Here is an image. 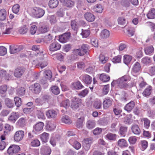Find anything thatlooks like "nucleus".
<instances>
[{"instance_id":"obj_51","label":"nucleus","mask_w":155,"mask_h":155,"mask_svg":"<svg viewBox=\"0 0 155 155\" xmlns=\"http://www.w3.org/2000/svg\"><path fill=\"white\" fill-rule=\"evenodd\" d=\"M14 101L15 104L17 107H19L21 104V99L18 97H15L14 98Z\"/></svg>"},{"instance_id":"obj_34","label":"nucleus","mask_w":155,"mask_h":155,"mask_svg":"<svg viewBox=\"0 0 155 155\" xmlns=\"http://www.w3.org/2000/svg\"><path fill=\"white\" fill-rule=\"evenodd\" d=\"M5 103L6 106L9 108H12L14 106L13 101L9 98L5 99Z\"/></svg>"},{"instance_id":"obj_60","label":"nucleus","mask_w":155,"mask_h":155,"mask_svg":"<svg viewBox=\"0 0 155 155\" xmlns=\"http://www.w3.org/2000/svg\"><path fill=\"white\" fill-rule=\"evenodd\" d=\"M25 89L24 87H21L17 90V94L20 96H23L25 94Z\"/></svg>"},{"instance_id":"obj_21","label":"nucleus","mask_w":155,"mask_h":155,"mask_svg":"<svg viewBox=\"0 0 155 155\" xmlns=\"http://www.w3.org/2000/svg\"><path fill=\"white\" fill-rule=\"evenodd\" d=\"M60 139V135L56 134L55 137H52L51 138L50 143L53 147H54L56 144L57 142L59 141Z\"/></svg>"},{"instance_id":"obj_5","label":"nucleus","mask_w":155,"mask_h":155,"mask_svg":"<svg viewBox=\"0 0 155 155\" xmlns=\"http://www.w3.org/2000/svg\"><path fill=\"white\" fill-rule=\"evenodd\" d=\"M93 142V139L91 137L84 139L83 141V147L86 150H88Z\"/></svg>"},{"instance_id":"obj_13","label":"nucleus","mask_w":155,"mask_h":155,"mask_svg":"<svg viewBox=\"0 0 155 155\" xmlns=\"http://www.w3.org/2000/svg\"><path fill=\"white\" fill-rule=\"evenodd\" d=\"M113 100L109 97H107L104 99L103 102V108L104 109H107L110 107L112 104Z\"/></svg>"},{"instance_id":"obj_19","label":"nucleus","mask_w":155,"mask_h":155,"mask_svg":"<svg viewBox=\"0 0 155 155\" xmlns=\"http://www.w3.org/2000/svg\"><path fill=\"white\" fill-rule=\"evenodd\" d=\"M72 88L74 90H80L84 87L81 82L78 81L72 83L71 85Z\"/></svg>"},{"instance_id":"obj_20","label":"nucleus","mask_w":155,"mask_h":155,"mask_svg":"<svg viewBox=\"0 0 155 155\" xmlns=\"http://www.w3.org/2000/svg\"><path fill=\"white\" fill-rule=\"evenodd\" d=\"M71 25L72 29L77 33L80 27V25L78 21L76 20L71 21Z\"/></svg>"},{"instance_id":"obj_26","label":"nucleus","mask_w":155,"mask_h":155,"mask_svg":"<svg viewBox=\"0 0 155 155\" xmlns=\"http://www.w3.org/2000/svg\"><path fill=\"white\" fill-rule=\"evenodd\" d=\"M61 3L67 7L71 8L73 7L74 5V2L70 0H59Z\"/></svg>"},{"instance_id":"obj_38","label":"nucleus","mask_w":155,"mask_h":155,"mask_svg":"<svg viewBox=\"0 0 155 155\" xmlns=\"http://www.w3.org/2000/svg\"><path fill=\"white\" fill-rule=\"evenodd\" d=\"M138 83L140 88H143L147 84L146 82L145 81L142 77H140L139 78Z\"/></svg>"},{"instance_id":"obj_35","label":"nucleus","mask_w":155,"mask_h":155,"mask_svg":"<svg viewBox=\"0 0 155 155\" xmlns=\"http://www.w3.org/2000/svg\"><path fill=\"white\" fill-rule=\"evenodd\" d=\"M49 30L48 27L45 25H41L38 28V31L39 34H43L47 32Z\"/></svg>"},{"instance_id":"obj_8","label":"nucleus","mask_w":155,"mask_h":155,"mask_svg":"<svg viewBox=\"0 0 155 155\" xmlns=\"http://www.w3.org/2000/svg\"><path fill=\"white\" fill-rule=\"evenodd\" d=\"M33 12L36 17L38 18L42 17L45 13V11L42 8L36 7L34 8Z\"/></svg>"},{"instance_id":"obj_47","label":"nucleus","mask_w":155,"mask_h":155,"mask_svg":"<svg viewBox=\"0 0 155 155\" xmlns=\"http://www.w3.org/2000/svg\"><path fill=\"white\" fill-rule=\"evenodd\" d=\"M53 39V37L50 34L45 36L43 39V41L46 43H49L51 42Z\"/></svg>"},{"instance_id":"obj_16","label":"nucleus","mask_w":155,"mask_h":155,"mask_svg":"<svg viewBox=\"0 0 155 155\" xmlns=\"http://www.w3.org/2000/svg\"><path fill=\"white\" fill-rule=\"evenodd\" d=\"M57 112L51 109L46 111V116L48 119H52L55 118L57 116Z\"/></svg>"},{"instance_id":"obj_45","label":"nucleus","mask_w":155,"mask_h":155,"mask_svg":"<svg viewBox=\"0 0 155 155\" xmlns=\"http://www.w3.org/2000/svg\"><path fill=\"white\" fill-rule=\"evenodd\" d=\"M147 114L148 117L151 118L153 119L155 117V112L149 108L147 110Z\"/></svg>"},{"instance_id":"obj_12","label":"nucleus","mask_w":155,"mask_h":155,"mask_svg":"<svg viewBox=\"0 0 155 155\" xmlns=\"http://www.w3.org/2000/svg\"><path fill=\"white\" fill-rule=\"evenodd\" d=\"M70 36L71 33L70 32L65 33L59 36V41L62 43H66L69 40Z\"/></svg>"},{"instance_id":"obj_24","label":"nucleus","mask_w":155,"mask_h":155,"mask_svg":"<svg viewBox=\"0 0 155 155\" xmlns=\"http://www.w3.org/2000/svg\"><path fill=\"white\" fill-rule=\"evenodd\" d=\"M46 129L48 130H52L56 128V125L55 122L53 121H49L47 123L46 126Z\"/></svg>"},{"instance_id":"obj_6","label":"nucleus","mask_w":155,"mask_h":155,"mask_svg":"<svg viewBox=\"0 0 155 155\" xmlns=\"http://www.w3.org/2000/svg\"><path fill=\"white\" fill-rule=\"evenodd\" d=\"M81 102V99L79 98L74 97L71 100V108L74 110L77 109L79 107Z\"/></svg>"},{"instance_id":"obj_41","label":"nucleus","mask_w":155,"mask_h":155,"mask_svg":"<svg viewBox=\"0 0 155 155\" xmlns=\"http://www.w3.org/2000/svg\"><path fill=\"white\" fill-rule=\"evenodd\" d=\"M132 59V57L128 55H125L124 56L123 61L124 63L128 65L130 63Z\"/></svg>"},{"instance_id":"obj_10","label":"nucleus","mask_w":155,"mask_h":155,"mask_svg":"<svg viewBox=\"0 0 155 155\" xmlns=\"http://www.w3.org/2000/svg\"><path fill=\"white\" fill-rule=\"evenodd\" d=\"M29 88L32 92L36 94H39L41 91V86L38 83H35L31 85L29 87Z\"/></svg>"},{"instance_id":"obj_50","label":"nucleus","mask_w":155,"mask_h":155,"mask_svg":"<svg viewBox=\"0 0 155 155\" xmlns=\"http://www.w3.org/2000/svg\"><path fill=\"white\" fill-rule=\"evenodd\" d=\"M141 121H143L144 126L146 129H148L150 127V121L147 118H143Z\"/></svg>"},{"instance_id":"obj_7","label":"nucleus","mask_w":155,"mask_h":155,"mask_svg":"<svg viewBox=\"0 0 155 155\" xmlns=\"http://www.w3.org/2000/svg\"><path fill=\"white\" fill-rule=\"evenodd\" d=\"M88 49V45L87 44H84L82 45L80 49H77V52L79 55L83 56L87 54Z\"/></svg>"},{"instance_id":"obj_54","label":"nucleus","mask_w":155,"mask_h":155,"mask_svg":"<svg viewBox=\"0 0 155 155\" xmlns=\"http://www.w3.org/2000/svg\"><path fill=\"white\" fill-rule=\"evenodd\" d=\"M51 90L52 93L55 95H58L60 93V90L58 87L54 86L51 87Z\"/></svg>"},{"instance_id":"obj_2","label":"nucleus","mask_w":155,"mask_h":155,"mask_svg":"<svg viewBox=\"0 0 155 155\" xmlns=\"http://www.w3.org/2000/svg\"><path fill=\"white\" fill-rule=\"evenodd\" d=\"M127 81L125 76L122 77L117 80V86L120 88H127L128 86L126 82Z\"/></svg>"},{"instance_id":"obj_17","label":"nucleus","mask_w":155,"mask_h":155,"mask_svg":"<svg viewBox=\"0 0 155 155\" xmlns=\"http://www.w3.org/2000/svg\"><path fill=\"white\" fill-rule=\"evenodd\" d=\"M68 142L76 150H78L81 147V143L75 140L74 138L70 139Z\"/></svg>"},{"instance_id":"obj_9","label":"nucleus","mask_w":155,"mask_h":155,"mask_svg":"<svg viewBox=\"0 0 155 155\" xmlns=\"http://www.w3.org/2000/svg\"><path fill=\"white\" fill-rule=\"evenodd\" d=\"M80 79L82 82L87 84H91L92 81V78L87 74L81 75L80 77Z\"/></svg>"},{"instance_id":"obj_53","label":"nucleus","mask_w":155,"mask_h":155,"mask_svg":"<svg viewBox=\"0 0 155 155\" xmlns=\"http://www.w3.org/2000/svg\"><path fill=\"white\" fill-rule=\"evenodd\" d=\"M20 5L18 4L14 5L12 8V11L15 14H17L19 11Z\"/></svg>"},{"instance_id":"obj_30","label":"nucleus","mask_w":155,"mask_h":155,"mask_svg":"<svg viewBox=\"0 0 155 155\" xmlns=\"http://www.w3.org/2000/svg\"><path fill=\"white\" fill-rule=\"evenodd\" d=\"M27 119L26 117L20 118L17 121V124L20 127H24L25 125Z\"/></svg>"},{"instance_id":"obj_32","label":"nucleus","mask_w":155,"mask_h":155,"mask_svg":"<svg viewBox=\"0 0 155 155\" xmlns=\"http://www.w3.org/2000/svg\"><path fill=\"white\" fill-rule=\"evenodd\" d=\"M152 87L151 86H148L142 93L143 95L146 97L149 96L151 94Z\"/></svg>"},{"instance_id":"obj_39","label":"nucleus","mask_w":155,"mask_h":155,"mask_svg":"<svg viewBox=\"0 0 155 155\" xmlns=\"http://www.w3.org/2000/svg\"><path fill=\"white\" fill-rule=\"evenodd\" d=\"M59 2L58 0H50L49 2V6L51 8H56L58 5Z\"/></svg>"},{"instance_id":"obj_57","label":"nucleus","mask_w":155,"mask_h":155,"mask_svg":"<svg viewBox=\"0 0 155 155\" xmlns=\"http://www.w3.org/2000/svg\"><path fill=\"white\" fill-rule=\"evenodd\" d=\"M121 56L120 55H118L113 58L112 61L114 63H119L121 61Z\"/></svg>"},{"instance_id":"obj_42","label":"nucleus","mask_w":155,"mask_h":155,"mask_svg":"<svg viewBox=\"0 0 155 155\" xmlns=\"http://www.w3.org/2000/svg\"><path fill=\"white\" fill-rule=\"evenodd\" d=\"M7 12L5 9H2L0 10V20L3 21L6 18Z\"/></svg>"},{"instance_id":"obj_15","label":"nucleus","mask_w":155,"mask_h":155,"mask_svg":"<svg viewBox=\"0 0 155 155\" xmlns=\"http://www.w3.org/2000/svg\"><path fill=\"white\" fill-rule=\"evenodd\" d=\"M19 117V114L18 112H12L9 116L8 120L11 123H14Z\"/></svg>"},{"instance_id":"obj_25","label":"nucleus","mask_w":155,"mask_h":155,"mask_svg":"<svg viewBox=\"0 0 155 155\" xmlns=\"http://www.w3.org/2000/svg\"><path fill=\"white\" fill-rule=\"evenodd\" d=\"M51 148L48 146H46L41 150L42 155H50L51 153Z\"/></svg>"},{"instance_id":"obj_43","label":"nucleus","mask_w":155,"mask_h":155,"mask_svg":"<svg viewBox=\"0 0 155 155\" xmlns=\"http://www.w3.org/2000/svg\"><path fill=\"white\" fill-rule=\"evenodd\" d=\"M30 145L32 147H37L40 146V143L38 139H35L31 140Z\"/></svg>"},{"instance_id":"obj_27","label":"nucleus","mask_w":155,"mask_h":155,"mask_svg":"<svg viewBox=\"0 0 155 155\" xmlns=\"http://www.w3.org/2000/svg\"><path fill=\"white\" fill-rule=\"evenodd\" d=\"M44 123L41 122L37 123L34 126V128L37 131H40L43 130Z\"/></svg>"},{"instance_id":"obj_22","label":"nucleus","mask_w":155,"mask_h":155,"mask_svg":"<svg viewBox=\"0 0 155 155\" xmlns=\"http://www.w3.org/2000/svg\"><path fill=\"white\" fill-rule=\"evenodd\" d=\"M135 105V103L133 101H131L127 103L124 107V109L128 112H130L133 109Z\"/></svg>"},{"instance_id":"obj_36","label":"nucleus","mask_w":155,"mask_h":155,"mask_svg":"<svg viewBox=\"0 0 155 155\" xmlns=\"http://www.w3.org/2000/svg\"><path fill=\"white\" fill-rule=\"evenodd\" d=\"M148 19H153L155 18V9L151 8L147 15Z\"/></svg>"},{"instance_id":"obj_62","label":"nucleus","mask_w":155,"mask_h":155,"mask_svg":"<svg viewBox=\"0 0 155 155\" xmlns=\"http://www.w3.org/2000/svg\"><path fill=\"white\" fill-rule=\"evenodd\" d=\"M13 127L10 125L7 124H6L5 127V130L4 131V133H7L8 132H10L11 130L13 129Z\"/></svg>"},{"instance_id":"obj_18","label":"nucleus","mask_w":155,"mask_h":155,"mask_svg":"<svg viewBox=\"0 0 155 155\" xmlns=\"http://www.w3.org/2000/svg\"><path fill=\"white\" fill-rule=\"evenodd\" d=\"M61 45L57 42H54L51 44L49 47V50L51 51H56L60 49Z\"/></svg>"},{"instance_id":"obj_23","label":"nucleus","mask_w":155,"mask_h":155,"mask_svg":"<svg viewBox=\"0 0 155 155\" xmlns=\"http://www.w3.org/2000/svg\"><path fill=\"white\" fill-rule=\"evenodd\" d=\"M85 19L88 21H93L95 19V17L92 13L89 12L86 13L84 15Z\"/></svg>"},{"instance_id":"obj_1","label":"nucleus","mask_w":155,"mask_h":155,"mask_svg":"<svg viewBox=\"0 0 155 155\" xmlns=\"http://www.w3.org/2000/svg\"><path fill=\"white\" fill-rule=\"evenodd\" d=\"M43 75L44 77L45 78V80L42 79L41 81V84L43 85V87L45 88L47 87L48 84L47 82V80H50L52 77V73L51 71L47 70H45L43 72Z\"/></svg>"},{"instance_id":"obj_40","label":"nucleus","mask_w":155,"mask_h":155,"mask_svg":"<svg viewBox=\"0 0 155 155\" xmlns=\"http://www.w3.org/2000/svg\"><path fill=\"white\" fill-rule=\"evenodd\" d=\"M100 79L101 81L104 82H107L110 80V77L108 75L104 73H103L100 74Z\"/></svg>"},{"instance_id":"obj_55","label":"nucleus","mask_w":155,"mask_h":155,"mask_svg":"<svg viewBox=\"0 0 155 155\" xmlns=\"http://www.w3.org/2000/svg\"><path fill=\"white\" fill-rule=\"evenodd\" d=\"M90 31L89 30H84L82 29V32L81 34L83 38H86L90 35Z\"/></svg>"},{"instance_id":"obj_14","label":"nucleus","mask_w":155,"mask_h":155,"mask_svg":"<svg viewBox=\"0 0 155 155\" xmlns=\"http://www.w3.org/2000/svg\"><path fill=\"white\" fill-rule=\"evenodd\" d=\"M25 71V68L23 67H18L14 71V75L16 78H20L24 73Z\"/></svg>"},{"instance_id":"obj_48","label":"nucleus","mask_w":155,"mask_h":155,"mask_svg":"<svg viewBox=\"0 0 155 155\" xmlns=\"http://www.w3.org/2000/svg\"><path fill=\"white\" fill-rule=\"evenodd\" d=\"M94 107L96 109H100L102 108V103L99 100L95 101L94 103Z\"/></svg>"},{"instance_id":"obj_44","label":"nucleus","mask_w":155,"mask_h":155,"mask_svg":"<svg viewBox=\"0 0 155 155\" xmlns=\"http://www.w3.org/2000/svg\"><path fill=\"white\" fill-rule=\"evenodd\" d=\"M127 129V127L121 126L120 128L119 134L122 136L124 137Z\"/></svg>"},{"instance_id":"obj_31","label":"nucleus","mask_w":155,"mask_h":155,"mask_svg":"<svg viewBox=\"0 0 155 155\" xmlns=\"http://www.w3.org/2000/svg\"><path fill=\"white\" fill-rule=\"evenodd\" d=\"M40 139L43 143H46L49 138V134L44 132L40 135Z\"/></svg>"},{"instance_id":"obj_3","label":"nucleus","mask_w":155,"mask_h":155,"mask_svg":"<svg viewBox=\"0 0 155 155\" xmlns=\"http://www.w3.org/2000/svg\"><path fill=\"white\" fill-rule=\"evenodd\" d=\"M20 150V147L16 145H11L7 150V153L9 155H12L18 153Z\"/></svg>"},{"instance_id":"obj_49","label":"nucleus","mask_w":155,"mask_h":155,"mask_svg":"<svg viewBox=\"0 0 155 155\" xmlns=\"http://www.w3.org/2000/svg\"><path fill=\"white\" fill-rule=\"evenodd\" d=\"M106 136L109 140L115 141L116 139L117 135L115 134L109 133L106 135Z\"/></svg>"},{"instance_id":"obj_4","label":"nucleus","mask_w":155,"mask_h":155,"mask_svg":"<svg viewBox=\"0 0 155 155\" xmlns=\"http://www.w3.org/2000/svg\"><path fill=\"white\" fill-rule=\"evenodd\" d=\"M141 71V66L140 64L137 62L134 64L132 69V74L134 76L138 74Z\"/></svg>"},{"instance_id":"obj_33","label":"nucleus","mask_w":155,"mask_h":155,"mask_svg":"<svg viewBox=\"0 0 155 155\" xmlns=\"http://www.w3.org/2000/svg\"><path fill=\"white\" fill-rule=\"evenodd\" d=\"M110 35V31L107 29H104L102 31L100 34L101 38L105 39L109 37Z\"/></svg>"},{"instance_id":"obj_52","label":"nucleus","mask_w":155,"mask_h":155,"mask_svg":"<svg viewBox=\"0 0 155 155\" xmlns=\"http://www.w3.org/2000/svg\"><path fill=\"white\" fill-rule=\"evenodd\" d=\"M127 145L126 141L124 139H120L118 141V145L120 147H126Z\"/></svg>"},{"instance_id":"obj_59","label":"nucleus","mask_w":155,"mask_h":155,"mask_svg":"<svg viewBox=\"0 0 155 155\" xmlns=\"http://www.w3.org/2000/svg\"><path fill=\"white\" fill-rule=\"evenodd\" d=\"M69 101L68 99L62 101L60 104V106L61 107H63L65 108H67V107H68L69 106Z\"/></svg>"},{"instance_id":"obj_56","label":"nucleus","mask_w":155,"mask_h":155,"mask_svg":"<svg viewBox=\"0 0 155 155\" xmlns=\"http://www.w3.org/2000/svg\"><path fill=\"white\" fill-rule=\"evenodd\" d=\"M61 121L63 123L66 124H70L71 123V120L68 116H63L62 119Z\"/></svg>"},{"instance_id":"obj_46","label":"nucleus","mask_w":155,"mask_h":155,"mask_svg":"<svg viewBox=\"0 0 155 155\" xmlns=\"http://www.w3.org/2000/svg\"><path fill=\"white\" fill-rule=\"evenodd\" d=\"M95 126V123L94 121L93 120H89L86 123V126L87 128L89 129H92L94 128Z\"/></svg>"},{"instance_id":"obj_37","label":"nucleus","mask_w":155,"mask_h":155,"mask_svg":"<svg viewBox=\"0 0 155 155\" xmlns=\"http://www.w3.org/2000/svg\"><path fill=\"white\" fill-rule=\"evenodd\" d=\"M39 45H33L32 46V50L33 51H36L37 52V55H39V54H42V56L41 57L38 58V60H41L43 59V54H42V52H41L40 53H39L38 52H39Z\"/></svg>"},{"instance_id":"obj_63","label":"nucleus","mask_w":155,"mask_h":155,"mask_svg":"<svg viewBox=\"0 0 155 155\" xmlns=\"http://www.w3.org/2000/svg\"><path fill=\"white\" fill-rule=\"evenodd\" d=\"M27 28L26 25H24L23 26L20 28L19 29V32L22 34H25L27 31Z\"/></svg>"},{"instance_id":"obj_28","label":"nucleus","mask_w":155,"mask_h":155,"mask_svg":"<svg viewBox=\"0 0 155 155\" xmlns=\"http://www.w3.org/2000/svg\"><path fill=\"white\" fill-rule=\"evenodd\" d=\"M131 130L132 133L136 135H138L140 134V130L137 125H133L131 127Z\"/></svg>"},{"instance_id":"obj_61","label":"nucleus","mask_w":155,"mask_h":155,"mask_svg":"<svg viewBox=\"0 0 155 155\" xmlns=\"http://www.w3.org/2000/svg\"><path fill=\"white\" fill-rule=\"evenodd\" d=\"M95 11L97 12L101 13L102 12L103 7L101 4H97L94 7Z\"/></svg>"},{"instance_id":"obj_64","label":"nucleus","mask_w":155,"mask_h":155,"mask_svg":"<svg viewBox=\"0 0 155 155\" xmlns=\"http://www.w3.org/2000/svg\"><path fill=\"white\" fill-rule=\"evenodd\" d=\"M141 149L142 150H144L148 146V142L146 140H142L141 141Z\"/></svg>"},{"instance_id":"obj_29","label":"nucleus","mask_w":155,"mask_h":155,"mask_svg":"<svg viewBox=\"0 0 155 155\" xmlns=\"http://www.w3.org/2000/svg\"><path fill=\"white\" fill-rule=\"evenodd\" d=\"M145 54L147 55H151L154 52V48L152 45L146 47L144 49Z\"/></svg>"},{"instance_id":"obj_11","label":"nucleus","mask_w":155,"mask_h":155,"mask_svg":"<svg viewBox=\"0 0 155 155\" xmlns=\"http://www.w3.org/2000/svg\"><path fill=\"white\" fill-rule=\"evenodd\" d=\"M24 136V132L22 130H18L16 131L14 136L15 141L19 142L22 140Z\"/></svg>"},{"instance_id":"obj_58","label":"nucleus","mask_w":155,"mask_h":155,"mask_svg":"<svg viewBox=\"0 0 155 155\" xmlns=\"http://www.w3.org/2000/svg\"><path fill=\"white\" fill-rule=\"evenodd\" d=\"M141 61L143 64L147 65L151 62V60L150 57H145L142 58Z\"/></svg>"}]
</instances>
